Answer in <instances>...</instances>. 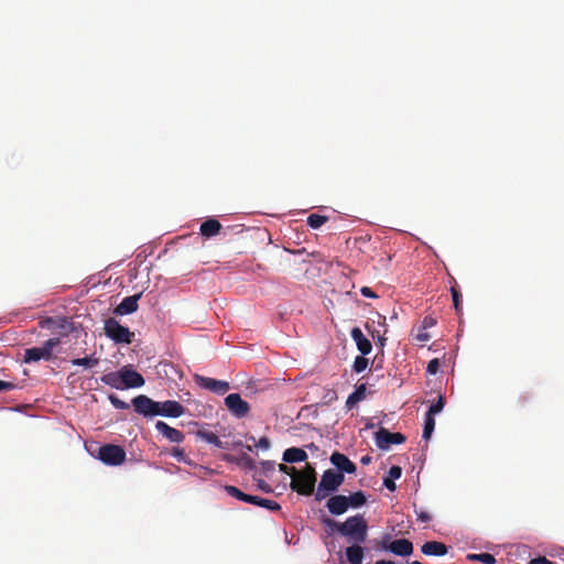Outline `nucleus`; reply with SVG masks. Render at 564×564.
<instances>
[{
  "label": "nucleus",
  "instance_id": "ea45409f",
  "mask_svg": "<svg viewBox=\"0 0 564 564\" xmlns=\"http://www.w3.org/2000/svg\"><path fill=\"white\" fill-rule=\"evenodd\" d=\"M436 325V318H434L431 315H427L423 318L421 327L424 330H427L429 328H432Z\"/></svg>",
  "mask_w": 564,
  "mask_h": 564
},
{
  "label": "nucleus",
  "instance_id": "c03bdc74",
  "mask_svg": "<svg viewBox=\"0 0 564 564\" xmlns=\"http://www.w3.org/2000/svg\"><path fill=\"white\" fill-rule=\"evenodd\" d=\"M416 339L419 341L425 343V341H429L431 339V335L427 333V330H424L421 327V329L419 330V333L416 335Z\"/></svg>",
  "mask_w": 564,
  "mask_h": 564
},
{
  "label": "nucleus",
  "instance_id": "bb28decb",
  "mask_svg": "<svg viewBox=\"0 0 564 564\" xmlns=\"http://www.w3.org/2000/svg\"><path fill=\"white\" fill-rule=\"evenodd\" d=\"M197 436L205 442L215 445L218 448H225L224 443L219 440V437L212 431H203L199 430L197 432Z\"/></svg>",
  "mask_w": 564,
  "mask_h": 564
},
{
  "label": "nucleus",
  "instance_id": "a211bd4d",
  "mask_svg": "<svg viewBox=\"0 0 564 564\" xmlns=\"http://www.w3.org/2000/svg\"><path fill=\"white\" fill-rule=\"evenodd\" d=\"M326 508L328 509L329 513L334 516H340L349 509V506L346 496L335 495L327 500Z\"/></svg>",
  "mask_w": 564,
  "mask_h": 564
},
{
  "label": "nucleus",
  "instance_id": "6ab92c4d",
  "mask_svg": "<svg viewBox=\"0 0 564 564\" xmlns=\"http://www.w3.org/2000/svg\"><path fill=\"white\" fill-rule=\"evenodd\" d=\"M142 296V293L134 294L131 296L124 297L120 304L115 308L116 315H128L134 313L138 310V301Z\"/></svg>",
  "mask_w": 564,
  "mask_h": 564
},
{
  "label": "nucleus",
  "instance_id": "4c0bfd02",
  "mask_svg": "<svg viewBox=\"0 0 564 564\" xmlns=\"http://www.w3.org/2000/svg\"><path fill=\"white\" fill-rule=\"evenodd\" d=\"M238 464L243 465L245 467L249 469H253L256 466L254 460L247 454H243L239 459Z\"/></svg>",
  "mask_w": 564,
  "mask_h": 564
},
{
  "label": "nucleus",
  "instance_id": "4468645a",
  "mask_svg": "<svg viewBox=\"0 0 564 564\" xmlns=\"http://www.w3.org/2000/svg\"><path fill=\"white\" fill-rule=\"evenodd\" d=\"M39 325L44 329L64 330L65 335L73 329L72 323L66 317H44L40 321Z\"/></svg>",
  "mask_w": 564,
  "mask_h": 564
},
{
  "label": "nucleus",
  "instance_id": "412c9836",
  "mask_svg": "<svg viewBox=\"0 0 564 564\" xmlns=\"http://www.w3.org/2000/svg\"><path fill=\"white\" fill-rule=\"evenodd\" d=\"M421 551L427 556H444L447 554L448 549L443 542L429 541L422 545Z\"/></svg>",
  "mask_w": 564,
  "mask_h": 564
},
{
  "label": "nucleus",
  "instance_id": "9b49d317",
  "mask_svg": "<svg viewBox=\"0 0 564 564\" xmlns=\"http://www.w3.org/2000/svg\"><path fill=\"white\" fill-rule=\"evenodd\" d=\"M194 381L200 388L206 389V390L212 391L217 394H225L230 389L229 383L225 380H217V379L200 376V375H195Z\"/></svg>",
  "mask_w": 564,
  "mask_h": 564
},
{
  "label": "nucleus",
  "instance_id": "4d7b16f0",
  "mask_svg": "<svg viewBox=\"0 0 564 564\" xmlns=\"http://www.w3.org/2000/svg\"><path fill=\"white\" fill-rule=\"evenodd\" d=\"M411 564H424V563H421V562H419V561H414V562H412Z\"/></svg>",
  "mask_w": 564,
  "mask_h": 564
},
{
  "label": "nucleus",
  "instance_id": "39448f33",
  "mask_svg": "<svg viewBox=\"0 0 564 564\" xmlns=\"http://www.w3.org/2000/svg\"><path fill=\"white\" fill-rule=\"evenodd\" d=\"M225 491L229 496H231L238 500H241L247 503L256 505V506L269 509L271 511H279L281 509V506L276 501L270 500V499H264L259 496L247 495L235 486H230V485L226 486Z\"/></svg>",
  "mask_w": 564,
  "mask_h": 564
},
{
  "label": "nucleus",
  "instance_id": "f704fd0d",
  "mask_svg": "<svg viewBox=\"0 0 564 564\" xmlns=\"http://www.w3.org/2000/svg\"><path fill=\"white\" fill-rule=\"evenodd\" d=\"M451 293H452V297H453L454 307L457 312H459L460 306H462V294L456 285H453L451 288Z\"/></svg>",
  "mask_w": 564,
  "mask_h": 564
},
{
  "label": "nucleus",
  "instance_id": "dca6fc26",
  "mask_svg": "<svg viewBox=\"0 0 564 564\" xmlns=\"http://www.w3.org/2000/svg\"><path fill=\"white\" fill-rule=\"evenodd\" d=\"M185 413V408L177 401L167 400L159 402V415L166 417H180Z\"/></svg>",
  "mask_w": 564,
  "mask_h": 564
},
{
  "label": "nucleus",
  "instance_id": "8fccbe9b",
  "mask_svg": "<svg viewBox=\"0 0 564 564\" xmlns=\"http://www.w3.org/2000/svg\"><path fill=\"white\" fill-rule=\"evenodd\" d=\"M280 470L285 474H289L292 478H293V475L297 471L294 467H289L283 464L280 465Z\"/></svg>",
  "mask_w": 564,
  "mask_h": 564
},
{
  "label": "nucleus",
  "instance_id": "f257e3e1",
  "mask_svg": "<svg viewBox=\"0 0 564 564\" xmlns=\"http://www.w3.org/2000/svg\"><path fill=\"white\" fill-rule=\"evenodd\" d=\"M323 523L354 543H364L367 540L368 523L362 514L348 517L344 522L325 518Z\"/></svg>",
  "mask_w": 564,
  "mask_h": 564
},
{
  "label": "nucleus",
  "instance_id": "6e6d98bb",
  "mask_svg": "<svg viewBox=\"0 0 564 564\" xmlns=\"http://www.w3.org/2000/svg\"><path fill=\"white\" fill-rule=\"evenodd\" d=\"M375 564H395V563H394V562H392V561L379 560V561H377Z\"/></svg>",
  "mask_w": 564,
  "mask_h": 564
},
{
  "label": "nucleus",
  "instance_id": "1a4fd4ad",
  "mask_svg": "<svg viewBox=\"0 0 564 564\" xmlns=\"http://www.w3.org/2000/svg\"><path fill=\"white\" fill-rule=\"evenodd\" d=\"M376 445L383 451L390 448L392 444H402L405 442V436L402 433H391L384 427H380L375 433Z\"/></svg>",
  "mask_w": 564,
  "mask_h": 564
},
{
  "label": "nucleus",
  "instance_id": "ddd939ff",
  "mask_svg": "<svg viewBox=\"0 0 564 564\" xmlns=\"http://www.w3.org/2000/svg\"><path fill=\"white\" fill-rule=\"evenodd\" d=\"M330 463L337 468L336 471L338 473H341V474H355L356 473V465L355 463H352L346 455L339 453V452H334L332 455H330V458H329Z\"/></svg>",
  "mask_w": 564,
  "mask_h": 564
},
{
  "label": "nucleus",
  "instance_id": "4be33fe9",
  "mask_svg": "<svg viewBox=\"0 0 564 564\" xmlns=\"http://www.w3.org/2000/svg\"><path fill=\"white\" fill-rule=\"evenodd\" d=\"M221 224L214 218L205 220L199 228L200 235L210 238L219 234Z\"/></svg>",
  "mask_w": 564,
  "mask_h": 564
},
{
  "label": "nucleus",
  "instance_id": "20e7f679",
  "mask_svg": "<svg viewBox=\"0 0 564 564\" xmlns=\"http://www.w3.org/2000/svg\"><path fill=\"white\" fill-rule=\"evenodd\" d=\"M59 344L61 339L58 337H54L45 340L41 347L28 348L24 351L23 360L26 364L36 362L41 359L46 361L52 360L53 349Z\"/></svg>",
  "mask_w": 564,
  "mask_h": 564
},
{
  "label": "nucleus",
  "instance_id": "79ce46f5",
  "mask_svg": "<svg viewBox=\"0 0 564 564\" xmlns=\"http://www.w3.org/2000/svg\"><path fill=\"white\" fill-rule=\"evenodd\" d=\"M402 475V468L400 466H392L390 469H389V478L391 479H399Z\"/></svg>",
  "mask_w": 564,
  "mask_h": 564
},
{
  "label": "nucleus",
  "instance_id": "7ed1b4c3",
  "mask_svg": "<svg viewBox=\"0 0 564 564\" xmlns=\"http://www.w3.org/2000/svg\"><path fill=\"white\" fill-rule=\"evenodd\" d=\"M345 480V476L341 473H338L334 469H326L321 478L318 484L315 499L317 501H322L326 499L330 494L336 492L338 488L343 485Z\"/></svg>",
  "mask_w": 564,
  "mask_h": 564
},
{
  "label": "nucleus",
  "instance_id": "f8f14e48",
  "mask_svg": "<svg viewBox=\"0 0 564 564\" xmlns=\"http://www.w3.org/2000/svg\"><path fill=\"white\" fill-rule=\"evenodd\" d=\"M122 389L140 388L144 386V378L141 373L132 369L130 366L121 368Z\"/></svg>",
  "mask_w": 564,
  "mask_h": 564
},
{
  "label": "nucleus",
  "instance_id": "423d86ee",
  "mask_svg": "<svg viewBox=\"0 0 564 564\" xmlns=\"http://www.w3.org/2000/svg\"><path fill=\"white\" fill-rule=\"evenodd\" d=\"M104 330L106 336L116 344H131L134 337V334L128 327L122 326L113 317L105 321Z\"/></svg>",
  "mask_w": 564,
  "mask_h": 564
},
{
  "label": "nucleus",
  "instance_id": "473e14b6",
  "mask_svg": "<svg viewBox=\"0 0 564 564\" xmlns=\"http://www.w3.org/2000/svg\"><path fill=\"white\" fill-rule=\"evenodd\" d=\"M444 406H445V399H444V397H443V395H440V397H438V399H437V401H436V402H434V403L430 406V409H429V411H427V413H426V414L432 415V416H435V414H437V413H440V412H442V411H443Z\"/></svg>",
  "mask_w": 564,
  "mask_h": 564
},
{
  "label": "nucleus",
  "instance_id": "37998d69",
  "mask_svg": "<svg viewBox=\"0 0 564 564\" xmlns=\"http://www.w3.org/2000/svg\"><path fill=\"white\" fill-rule=\"evenodd\" d=\"M256 446L262 449H269L271 446V442L267 436L260 437V440L256 443Z\"/></svg>",
  "mask_w": 564,
  "mask_h": 564
},
{
  "label": "nucleus",
  "instance_id": "a19ab883",
  "mask_svg": "<svg viewBox=\"0 0 564 564\" xmlns=\"http://www.w3.org/2000/svg\"><path fill=\"white\" fill-rule=\"evenodd\" d=\"M172 456L176 458L178 462H185L186 454L183 448L174 447L171 452Z\"/></svg>",
  "mask_w": 564,
  "mask_h": 564
},
{
  "label": "nucleus",
  "instance_id": "49530a36",
  "mask_svg": "<svg viewBox=\"0 0 564 564\" xmlns=\"http://www.w3.org/2000/svg\"><path fill=\"white\" fill-rule=\"evenodd\" d=\"M360 292L364 296L366 297H370V299H376L378 297V295L369 288V286H362L360 289Z\"/></svg>",
  "mask_w": 564,
  "mask_h": 564
},
{
  "label": "nucleus",
  "instance_id": "aec40b11",
  "mask_svg": "<svg viewBox=\"0 0 564 564\" xmlns=\"http://www.w3.org/2000/svg\"><path fill=\"white\" fill-rule=\"evenodd\" d=\"M350 336L356 343V346L358 350L361 352V355L366 356L371 352L372 345L370 340L362 334L359 327H354L350 330Z\"/></svg>",
  "mask_w": 564,
  "mask_h": 564
},
{
  "label": "nucleus",
  "instance_id": "6e6552de",
  "mask_svg": "<svg viewBox=\"0 0 564 564\" xmlns=\"http://www.w3.org/2000/svg\"><path fill=\"white\" fill-rule=\"evenodd\" d=\"M134 411L144 417L159 415V402L145 394H139L131 401Z\"/></svg>",
  "mask_w": 564,
  "mask_h": 564
},
{
  "label": "nucleus",
  "instance_id": "cd10ccee",
  "mask_svg": "<svg viewBox=\"0 0 564 564\" xmlns=\"http://www.w3.org/2000/svg\"><path fill=\"white\" fill-rule=\"evenodd\" d=\"M349 508H360L367 502V497L362 491L352 492L346 496Z\"/></svg>",
  "mask_w": 564,
  "mask_h": 564
},
{
  "label": "nucleus",
  "instance_id": "0eeeda50",
  "mask_svg": "<svg viewBox=\"0 0 564 564\" xmlns=\"http://www.w3.org/2000/svg\"><path fill=\"white\" fill-rule=\"evenodd\" d=\"M126 451L120 445L106 444L99 447L98 458L106 465L118 466L126 460Z\"/></svg>",
  "mask_w": 564,
  "mask_h": 564
},
{
  "label": "nucleus",
  "instance_id": "9d476101",
  "mask_svg": "<svg viewBox=\"0 0 564 564\" xmlns=\"http://www.w3.org/2000/svg\"><path fill=\"white\" fill-rule=\"evenodd\" d=\"M225 404L232 415L242 419L250 412V405L239 393H231L225 398Z\"/></svg>",
  "mask_w": 564,
  "mask_h": 564
},
{
  "label": "nucleus",
  "instance_id": "5701e85b",
  "mask_svg": "<svg viewBox=\"0 0 564 564\" xmlns=\"http://www.w3.org/2000/svg\"><path fill=\"white\" fill-rule=\"evenodd\" d=\"M307 459V454L299 447H290L283 453V460L286 463H299Z\"/></svg>",
  "mask_w": 564,
  "mask_h": 564
},
{
  "label": "nucleus",
  "instance_id": "09e8293b",
  "mask_svg": "<svg viewBox=\"0 0 564 564\" xmlns=\"http://www.w3.org/2000/svg\"><path fill=\"white\" fill-rule=\"evenodd\" d=\"M383 485L384 487L390 490V491H394L397 486H395V482H394V479H391L389 477L384 478L383 479Z\"/></svg>",
  "mask_w": 564,
  "mask_h": 564
},
{
  "label": "nucleus",
  "instance_id": "864d4df0",
  "mask_svg": "<svg viewBox=\"0 0 564 564\" xmlns=\"http://www.w3.org/2000/svg\"><path fill=\"white\" fill-rule=\"evenodd\" d=\"M370 462H371V457H370V456H364V457H361V459H360V463H361L362 465H368V464H370Z\"/></svg>",
  "mask_w": 564,
  "mask_h": 564
},
{
  "label": "nucleus",
  "instance_id": "7c9ffc66",
  "mask_svg": "<svg viewBox=\"0 0 564 564\" xmlns=\"http://www.w3.org/2000/svg\"><path fill=\"white\" fill-rule=\"evenodd\" d=\"M435 429V417L432 415L426 414L425 415V422H424V429H423V438L430 440L433 431Z\"/></svg>",
  "mask_w": 564,
  "mask_h": 564
},
{
  "label": "nucleus",
  "instance_id": "de8ad7c7",
  "mask_svg": "<svg viewBox=\"0 0 564 564\" xmlns=\"http://www.w3.org/2000/svg\"><path fill=\"white\" fill-rule=\"evenodd\" d=\"M15 388V384L9 381L0 380V392L2 391H10Z\"/></svg>",
  "mask_w": 564,
  "mask_h": 564
},
{
  "label": "nucleus",
  "instance_id": "72a5a7b5",
  "mask_svg": "<svg viewBox=\"0 0 564 564\" xmlns=\"http://www.w3.org/2000/svg\"><path fill=\"white\" fill-rule=\"evenodd\" d=\"M368 359L362 355L355 358L352 369L355 372L360 373L368 367Z\"/></svg>",
  "mask_w": 564,
  "mask_h": 564
},
{
  "label": "nucleus",
  "instance_id": "603ef678",
  "mask_svg": "<svg viewBox=\"0 0 564 564\" xmlns=\"http://www.w3.org/2000/svg\"><path fill=\"white\" fill-rule=\"evenodd\" d=\"M258 487L263 490L264 492H271L272 491V488L270 487V485H268L264 480H259L258 481Z\"/></svg>",
  "mask_w": 564,
  "mask_h": 564
},
{
  "label": "nucleus",
  "instance_id": "c85d7f7f",
  "mask_svg": "<svg viewBox=\"0 0 564 564\" xmlns=\"http://www.w3.org/2000/svg\"><path fill=\"white\" fill-rule=\"evenodd\" d=\"M466 558L468 561H478L484 564H496V562H497L495 556L490 553H479V554L469 553V554H467Z\"/></svg>",
  "mask_w": 564,
  "mask_h": 564
},
{
  "label": "nucleus",
  "instance_id": "393cba45",
  "mask_svg": "<svg viewBox=\"0 0 564 564\" xmlns=\"http://www.w3.org/2000/svg\"><path fill=\"white\" fill-rule=\"evenodd\" d=\"M359 544L356 543L346 549V557L350 564H362L364 549Z\"/></svg>",
  "mask_w": 564,
  "mask_h": 564
},
{
  "label": "nucleus",
  "instance_id": "c756f323",
  "mask_svg": "<svg viewBox=\"0 0 564 564\" xmlns=\"http://www.w3.org/2000/svg\"><path fill=\"white\" fill-rule=\"evenodd\" d=\"M328 220L327 216L319 215V214H311L307 217V225L313 229H318L322 227L326 221Z\"/></svg>",
  "mask_w": 564,
  "mask_h": 564
},
{
  "label": "nucleus",
  "instance_id": "b1692460",
  "mask_svg": "<svg viewBox=\"0 0 564 564\" xmlns=\"http://www.w3.org/2000/svg\"><path fill=\"white\" fill-rule=\"evenodd\" d=\"M367 387L365 383L356 387L355 391L350 393L346 400V406L348 410L352 409L358 402L366 398Z\"/></svg>",
  "mask_w": 564,
  "mask_h": 564
},
{
  "label": "nucleus",
  "instance_id": "3c124183",
  "mask_svg": "<svg viewBox=\"0 0 564 564\" xmlns=\"http://www.w3.org/2000/svg\"><path fill=\"white\" fill-rule=\"evenodd\" d=\"M262 468L264 471H273L274 470V463L270 460L262 462Z\"/></svg>",
  "mask_w": 564,
  "mask_h": 564
},
{
  "label": "nucleus",
  "instance_id": "c9c22d12",
  "mask_svg": "<svg viewBox=\"0 0 564 564\" xmlns=\"http://www.w3.org/2000/svg\"><path fill=\"white\" fill-rule=\"evenodd\" d=\"M108 399L110 403L113 405V408L118 410H127L130 408L129 403L119 399L116 394H110Z\"/></svg>",
  "mask_w": 564,
  "mask_h": 564
},
{
  "label": "nucleus",
  "instance_id": "a878e982",
  "mask_svg": "<svg viewBox=\"0 0 564 564\" xmlns=\"http://www.w3.org/2000/svg\"><path fill=\"white\" fill-rule=\"evenodd\" d=\"M121 369L118 371L108 372L104 376H101L100 380L102 383L117 389V390H123L122 389V381H121Z\"/></svg>",
  "mask_w": 564,
  "mask_h": 564
},
{
  "label": "nucleus",
  "instance_id": "58836bf2",
  "mask_svg": "<svg viewBox=\"0 0 564 564\" xmlns=\"http://www.w3.org/2000/svg\"><path fill=\"white\" fill-rule=\"evenodd\" d=\"M440 370V361L437 358H434L432 360L429 361L427 364V367H426V371L430 373V375H436Z\"/></svg>",
  "mask_w": 564,
  "mask_h": 564
},
{
  "label": "nucleus",
  "instance_id": "2eb2a0df",
  "mask_svg": "<svg viewBox=\"0 0 564 564\" xmlns=\"http://www.w3.org/2000/svg\"><path fill=\"white\" fill-rule=\"evenodd\" d=\"M383 550H388L391 553L400 556H409L413 553V544L408 539H398L392 541L390 544H382Z\"/></svg>",
  "mask_w": 564,
  "mask_h": 564
},
{
  "label": "nucleus",
  "instance_id": "5fc2aeb1",
  "mask_svg": "<svg viewBox=\"0 0 564 564\" xmlns=\"http://www.w3.org/2000/svg\"><path fill=\"white\" fill-rule=\"evenodd\" d=\"M384 341H386V338L383 336L378 335L377 344L380 345L381 347H383Z\"/></svg>",
  "mask_w": 564,
  "mask_h": 564
},
{
  "label": "nucleus",
  "instance_id": "2f4dec72",
  "mask_svg": "<svg viewBox=\"0 0 564 564\" xmlns=\"http://www.w3.org/2000/svg\"><path fill=\"white\" fill-rule=\"evenodd\" d=\"M99 359L95 358L93 356L90 357H84V358H76L72 360V364L74 366H84V367H95L98 365Z\"/></svg>",
  "mask_w": 564,
  "mask_h": 564
},
{
  "label": "nucleus",
  "instance_id": "a18cd8bd",
  "mask_svg": "<svg viewBox=\"0 0 564 564\" xmlns=\"http://www.w3.org/2000/svg\"><path fill=\"white\" fill-rule=\"evenodd\" d=\"M528 564H555V563L550 561L545 556H538L535 558H532Z\"/></svg>",
  "mask_w": 564,
  "mask_h": 564
},
{
  "label": "nucleus",
  "instance_id": "f3484780",
  "mask_svg": "<svg viewBox=\"0 0 564 564\" xmlns=\"http://www.w3.org/2000/svg\"><path fill=\"white\" fill-rule=\"evenodd\" d=\"M156 431L162 434L166 440L173 443H181L184 440V434L182 431L174 429L166 424L163 421H158L155 423Z\"/></svg>",
  "mask_w": 564,
  "mask_h": 564
},
{
  "label": "nucleus",
  "instance_id": "f03ea898",
  "mask_svg": "<svg viewBox=\"0 0 564 564\" xmlns=\"http://www.w3.org/2000/svg\"><path fill=\"white\" fill-rule=\"evenodd\" d=\"M315 484V468L311 464H306L302 470L293 475L291 488L302 496H311L314 492Z\"/></svg>",
  "mask_w": 564,
  "mask_h": 564
},
{
  "label": "nucleus",
  "instance_id": "e433bc0d",
  "mask_svg": "<svg viewBox=\"0 0 564 564\" xmlns=\"http://www.w3.org/2000/svg\"><path fill=\"white\" fill-rule=\"evenodd\" d=\"M414 512H415V514L417 517V520L423 522V523H427V522H430L432 520V517L430 516V513L424 511V510H422V509L419 510L416 508V505H414Z\"/></svg>",
  "mask_w": 564,
  "mask_h": 564
}]
</instances>
